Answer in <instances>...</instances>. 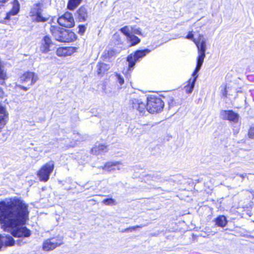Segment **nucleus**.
<instances>
[{
  "label": "nucleus",
  "instance_id": "nucleus-28",
  "mask_svg": "<svg viewBox=\"0 0 254 254\" xmlns=\"http://www.w3.org/2000/svg\"><path fill=\"white\" fill-rule=\"evenodd\" d=\"M120 31L126 36L127 39L131 35L129 29L127 26L122 27L120 29Z\"/></svg>",
  "mask_w": 254,
  "mask_h": 254
},
{
  "label": "nucleus",
  "instance_id": "nucleus-17",
  "mask_svg": "<svg viewBox=\"0 0 254 254\" xmlns=\"http://www.w3.org/2000/svg\"><path fill=\"white\" fill-rule=\"evenodd\" d=\"M117 48H108L105 50L102 56V60L106 62H111L112 58L120 53V51Z\"/></svg>",
  "mask_w": 254,
  "mask_h": 254
},
{
  "label": "nucleus",
  "instance_id": "nucleus-12",
  "mask_svg": "<svg viewBox=\"0 0 254 254\" xmlns=\"http://www.w3.org/2000/svg\"><path fill=\"white\" fill-rule=\"evenodd\" d=\"M123 167V164L120 161H110L105 163L101 168L105 171L111 172L116 170H121Z\"/></svg>",
  "mask_w": 254,
  "mask_h": 254
},
{
  "label": "nucleus",
  "instance_id": "nucleus-24",
  "mask_svg": "<svg viewBox=\"0 0 254 254\" xmlns=\"http://www.w3.org/2000/svg\"><path fill=\"white\" fill-rule=\"evenodd\" d=\"M81 1L82 0H69L67 4L68 9L73 10L80 3Z\"/></svg>",
  "mask_w": 254,
  "mask_h": 254
},
{
  "label": "nucleus",
  "instance_id": "nucleus-5",
  "mask_svg": "<svg viewBox=\"0 0 254 254\" xmlns=\"http://www.w3.org/2000/svg\"><path fill=\"white\" fill-rule=\"evenodd\" d=\"M198 52L196 64H203L204 58L205 57L206 40L203 35H199L196 40H193Z\"/></svg>",
  "mask_w": 254,
  "mask_h": 254
},
{
  "label": "nucleus",
  "instance_id": "nucleus-35",
  "mask_svg": "<svg viewBox=\"0 0 254 254\" xmlns=\"http://www.w3.org/2000/svg\"><path fill=\"white\" fill-rule=\"evenodd\" d=\"M249 136L251 138H254V127L250 128L249 132Z\"/></svg>",
  "mask_w": 254,
  "mask_h": 254
},
{
  "label": "nucleus",
  "instance_id": "nucleus-7",
  "mask_svg": "<svg viewBox=\"0 0 254 254\" xmlns=\"http://www.w3.org/2000/svg\"><path fill=\"white\" fill-rule=\"evenodd\" d=\"M63 244V239L61 237H53L45 240L43 243V250L49 251L56 249Z\"/></svg>",
  "mask_w": 254,
  "mask_h": 254
},
{
  "label": "nucleus",
  "instance_id": "nucleus-34",
  "mask_svg": "<svg viewBox=\"0 0 254 254\" xmlns=\"http://www.w3.org/2000/svg\"><path fill=\"white\" fill-rule=\"evenodd\" d=\"M141 227H142L141 226L137 225V226H133V227H131L128 228L127 229H126L125 231H127V232H131L132 231L135 230L138 228H141Z\"/></svg>",
  "mask_w": 254,
  "mask_h": 254
},
{
  "label": "nucleus",
  "instance_id": "nucleus-30",
  "mask_svg": "<svg viewBox=\"0 0 254 254\" xmlns=\"http://www.w3.org/2000/svg\"><path fill=\"white\" fill-rule=\"evenodd\" d=\"M102 202L104 204H105L106 205H114L116 204L115 200L113 198L105 199L103 200Z\"/></svg>",
  "mask_w": 254,
  "mask_h": 254
},
{
  "label": "nucleus",
  "instance_id": "nucleus-29",
  "mask_svg": "<svg viewBox=\"0 0 254 254\" xmlns=\"http://www.w3.org/2000/svg\"><path fill=\"white\" fill-rule=\"evenodd\" d=\"M86 26L85 25H79L78 26V33L81 35H83L86 30Z\"/></svg>",
  "mask_w": 254,
  "mask_h": 254
},
{
  "label": "nucleus",
  "instance_id": "nucleus-23",
  "mask_svg": "<svg viewBox=\"0 0 254 254\" xmlns=\"http://www.w3.org/2000/svg\"><path fill=\"white\" fill-rule=\"evenodd\" d=\"M109 68V64H97L96 66L97 73L100 75L106 72Z\"/></svg>",
  "mask_w": 254,
  "mask_h": 254
},
{
  "label": "nucleus",
  "instance_id": "nucleus-1",
  "mask_svg": "<svg viewBox=\"0 0 254 254\" xmlns=\"http://www.w3.org/2000/svg\"><path fill=\"white\" fill-rule=\"evenodd\" d=\"M28 205L17 198L0 202V224L4 231L15 237H28L30 231L22 226L28 219Z\"/></svg>",
  "mask_w": 254,
  "mask_h": 254
},
{
  "label": "nucleus",
  "instance_id": "nucleus-20",
  "mask_svg": "<svg viewBox=\"0 0 254 254\" xmlns=\"http://www.w3.org/2000/svg\"><path fill=\"white\" fill-rule=\"evenodd\" d=\"M73 48L70 47H61L57 50V55L60 57L70 55L72 52Z\"/></svg>",
  "mask_w": 254,
  "mask_h": 254
},
{
  "label": "nucleus",
  "instance_id": "nucleus-22",
  "mask_svg": "<svg viewBox=\"0 0 254 254\" xmlns=\"http://www.w3.org/2000/svg\"><path fill=\"white\" fill-rule=\"evenodd\" d=\"M1 240L6 246H12L15 244L13 238L10 236H1Z\"/></svg>",
  "mask_w": 254,
  "mask_h": 254
},
{
  "label": "nucleus",
  "instance_id": "nucleus-13",
  "mask_svg": "<svg viewBox=\"0 0 254 254\" xmlns=\"http://www.w3.org/2000/svg\"><path fill=\"white\" fill-rule=\"evenodd\" d=\"M220 115L223 120H227L234 123H237L239 121V115L231 110H222Z\"/></svg>",
  "mask_w": 254,
  "mask_h": 254
},
{
  "label": "nucleus",
  "instance_id": "nucleus-41",
  "mask_svg": "<svg viewBox=\"0 0 254 254\" xmlns=\"http://www.w3.org/2000/svg\"><path fill=\"white\" fill-rule=\"evenodd\" d=\"M102 63H98V64H101Z\"/></svg>",
  "mask_w": 254,
  "mask_h": 254
},
{
  "label": "nucleus",
  "instance_id": "nucleus-21",
  "mask_svg": "<svg viewBox=\"0 0 254 254\" xmlns=\"http://www.w3.org/2000/svg\"><path fill=\"white\" fill-rule=\"evenodd\" d=\"M108 151L107 146L104 144L96 145L91 150L93 153L99 154L105 153Z\"/></svg>",
  "mask_w": 254,
  "mask_h": 254
},
{
  "label": "nucleus",
  "instance_id": "nucleus-4",
  "mask_svg": "<svg viewBox=\"0 0 254 254\" xmlns=\"http://www.w3.org/2000/svg\"><path fill=\"white\" fill-rule=\"evenodd\" d=\"M43 9L41 4L37 3L34 4L31 7L29 15L34 22H45L48 21L50 18L48 15L42 14Z\"/></svg>",
  "mask_w": 254,
  "mask_h": 254
},
{
  "label": "nucleus",
  "instance_id": "nucleus-15",
  "mask_svg": "<svg viewBox=\"0 0 254 254\" xmlns=\"http://www.w3.org/2000/svg\"><path fill=\"white\" fill-rule=\"evenodd\" d=\"M9 120V113L6 108L0 104V132Z\"/></svg>",
  "mask_w": 254,
  "mask_h": 254
},
{
  "label": "nucleus",
  "instance_id": "nucleus-2",
  "mask_svg": "<svg viewBox=\"0 0 254 254\" xmlns=\"http://www.w3.org/2000/svg\"><path fill=\"white\" fill-rule=\"evenodd\" d=\"M50 31L55 39L61 42H71L76 40V34L69 30L51 26Z\"/></svg>",
  "mask_w": 254,
  "mask_h": 254
},
{
  "label": "nucleus",
  "instance_id": "nucleus-10",
  "mask_svg": "<svg viewBox=\"0 0 254 254\" xmlns=\"http://www.w3.org/2000/svg\"><path fill=\"white\" fill-rule=\"evenodd\" d=\"M58 22L60 25L65 27L70 28L74 25V20L72 14L69 12H66L60 16L58 19Z\"/></svg>",
  "mask_w": 254,
  "mask_h": 254
},
{
  "label": "nucleus",
  "instance_id": "nucleus-11",
  "mask_svg": "<svg viewBox=\"0 0 254 254\" xmlns=\"http://www.w3.org/2000/svg\"><path fill=\"white\" fill-rule=\"evenodd\" d=\"M54 47V44L48 36H45L43 38L40 48V50L42 53H47L53 50Z\"/></svg>",
  "mask_w": 254,
  "mask_h": 254
},
{
  "label": "nucleus",
  "instance_id": "nucleus-16",
  "mask_svg": "<svg viewBox=\"0 0 254 254\" xmlns=\"http://www.w3.org/2000/svg\"><path fill=\"white\" fill-rule=\"evenodd\" d=\"M75 17L78 22H85L88 17L87 8L84 6H81L75 13Z\"/></svg>",
  "mask_w": 254,
  "mask_h": 254
},
{
  "label": "nucleus",
  "instance_id": "nucleus-33",
  "mask_svg": "<svg viewBox=\"0 0 254 254\" xmlns=\"http://www.w3.org/2000/svg\"><path fill=\"white\" fill-rule=\"evenodd\" d=\"M186 39L191 40L193 41V40H196L193 37V34L192 33V31H190L188 35L186 37Z\"/></svg>",
  "mask_w": 254,
  "mask_h": 254
},
{
  "label": "nucleus",
  "instance_id": "nucleus-32",
  "mask_svg": "<svg viewBox=\"0 0 254 254\" xmlns=\"http://www.w3.org/2000/svg\"><path fill=\"white\" fill-rule=\"evenodd\" d=\"M116 77L120 84L121 85H123L124 83V78L120 74L118 73L116 74Z\"/></svg>",
  "mask_w": 254,
  "mask_h": 254
},
{
  "label": "nucleus",
  "instance_id": "nucleus-19",
  "mask_svg": "<svg viewBox=\"0 0 254 254\" xmlns=\"http://www.w3.org/2000/svg\"><path fill=\"white\" fill-rule=\"evenodd\" d=\"M20 4L17 0H13L11 10L7 13L5 19L9 20L11 15H16L19 11Z\"/></svg>",
  "mask_w": 254,
  "mask_h": 254
},
{
  "label": "nucleus",
  "instance_id": "nucleus-31",
  "mask_svg": "<svg viewBox=\"0 0 254 254\" xmlns=\"http://www.w3.org/2000/svg\"><path fill=\"white\" fill-rule=\"evenodd\" d=\"M132 32L134 34H136V35H138L139 36H143V37H144L145 36L142 34V33L141 32V29L139 28H133L132 29Z\"/></svg>",
  "mask_w": 254,
  "mask_h": 254
},
{
  "label": "nucleus",
  "instance_id": "nucleus-26",
  "mask_svg": "<svg viewBox=\"0 0 254 254\" xmlns=\"http://www.w3.org/2000/svg\"><path fill=\"white\" fill-rule=\"evenodd\" d=\"M216 224L221 227H224L227 224L226 218L224 216H220L216 219Z\"/></svg>",
  "mask_w": 254,
  "mask_h": 254
},
{
  "label": "nucleus",
  "instance_id": "nucleus-9",
  "mask_svg": "<svg viewBox=\"0 0 254 254\" xmlns=\"http://www.w3.org/2000/svg\"><path fill=\"white\" fill-rule=\"evenodd\" d=\"M202 64H197V66L192 74V78H190L187 82L186 85L184 86V89L188 94H190L194 88L195 81L198 77L197 72L201 68Z\"/></svg>",
  "mask_w": 254,
  "mask_h": 254
},
{
  "label": "nucleus",
  "instance_id": "nucleus-37",
  "mask_svg": "<svg viewBox=\"0 0 254 254\" xmlns=\"http://www.w3.org/2000/svg\"><path fill=\"white\" fill-rule=\"evenodd\" d=\"M168 104L170 106H173L174 104V99L170 97L168 100Z\"/></svg>",
  "mask_w": 254,
  "mask_h": 254
},
{
  "label": "nucleus",
  "instance_id": "nucleus-42",
  "mask_svg": "<svg viewBox=\"0 0 254 254\" xmlns=\"http://www.w3.org/2000/svg\"><path fill=\"white\" fill-rule=\"evenodd\" d=\"M102 63H98V64H101Z\"/></svg>",
  "mask_w": 254,
  "mask_h": 254
},
{
  "label": "nucleus",
  "instance_id": "nucleus-36",
  "mask_svg": "<svg viewBox=\"0 0 254 254\" xmlns=\"http://www.w3.org/2000/svg\"><path fill=\"white\" fill-rule=\"evenodd\" d=\"M134 64H128V66L127 67V70H124L123 72L124 74H127L128 73V71L131 70L133 68Z\"/></svg>",
  "mask_w": 254,
  "mask_h": 254
},
{
  "label": "nucleus",
  "instance_id": "nucleus-40",
  "mask_svg": "<svg viewBox=\"0 0 254 254\" xmlns=\"http://www.w3.org/2000/svg\"><path fill=\"white\" fill-rule=\"evenodd\" d=\"M18 87H19L20 88H22V89L25 90V91H27L28 90V88H27V87H25L24 86H21V85H17Z\"/></svg>",
  "mask_w": 254,
  "mask_h": 254
},
{
  "label": "nucleus",
  "instance_id": "nucleus-14",
  "mask_svg": "<svg viewBox=\"0 0 254 254\" xmlns=\"http://www.w3.org/2000/svg\"><path fill=\"white\" fill-rule=\"evenodd\" d=\"M132 108L137 110L140 114H144L146 110V104L140 99H132L130 100Z\"/></svg>",
  "mask_w": 254,
  "mask_h": 254
},
{
  "label": "nucleus",
  "instance_id": "nucleus-25",
  "mask_svg": "<svg viewBox=\"0 0 254 254\" xmlns=\"http://www.w3.org/2000/svg\"><path fill=\"white\" fill-rule=\"evenodd\" d=\"M127 40L130 42L131 46L136 45L139 43L140 42V39L138 37L133 34H131L127 38Z\"/></svg>",
  "mask_w": 254,
  "mask_h": 254
},
{
  "label": "nucleus",
  "instance_id": "nucleus-6",
  "mask_svg": "<svg viewBox=\"0 0 254 254\" xmlns=\"http://www.w3.org/2000/svg\"><path fill=\"white\" fill-rule=\"evenodd\" d=\"M54 168V162L53 161H50L43 166L37 173L40 181L44 182L48 181Z\"/></svg>",
  "mask_w": 254,
  "mask_h": 254
},
{
  "label": "nucleus",
  "instance_id": "nucleus-27",
  "mask_svg": "<svg viewBox=\"0 0 254 254\" xmlns=\"http://www.w3.org/2000/svg\"><path fill=\"white\" fill-rule=\"evenodd\" d=\"M7 78L6 72L0 66V84H3L5 80Z\"/></svg>",
  "mask_w": 254,
  "mask_h": 254
},
{
  "label": "nucleus",
  "instance_id": "nucleus-3",
  "mask_svg": "<svg viewBox=\"0 0 254 254\" xmlns=\"http://www.w3.org/2000/svg\"><path fill=\"white\" fill-rule=\"evenodd\" d=\"M164 107V102L160 97L151 95L147 98L146 110L154 114L161 112Z\"/></svg>",
  "mask_w": 254,
  "mask_h": 254
},
{
  "label": "nucleus",
  "instance_id": "nucleus-39",
  "mask_svg": "<svg viewBox=\"0 0 254 254\" xmlns=\"http://www.w3.org/2000/svg\"><path fill=\"white\" fill-rule=\"evenodd\" d=\"M3 246V241L1 240V236L0 235V249Z\"/></svg>",
  "mask_w": 254,
  "mask_h": 254
},
{
  "label": "nucleus",
  "instance_id": "nucleus-38",
  "mask_svg": "<svg viewBox=\"0 0 254 254\" xmlns=\"http://www.w3.org/2000/svg\"><path fill=\"white\" fill-rule=\"evenodd\" d=\"M8 0H0V8L1 6L4 5V4Z\"/></svg>",
  "mask_w": 254,
  "mask_h": 254
},
{
  "label": "nucleus",
  "instance_id": "nucleus-18",
  "mask_svg": "<svg viewBox=\"0 0 254 254\" xmlns=\"http://www.w3.org/2000/svg\"><path fill=\"white\" fill-rule=\"evenodd\" d=\"M21 80L24 82H28L30 85H33L38 80V76L33 72H27L21 77Z\"/></svg>",
  "mask_w": 254,
  "mask_h": 254
},
{
  "label": "nucleus",
  "instance_id": "nucleus-8",
  "mask_svg": "<svg viewBox=\"0 0 254 254\" xmlns=\"http://www.w3.org/2000/svg\"><path fill=\"white\" fill-rule=\"evenodd\" d=\"M151 52L148 49H145L141 50H137L133 54H131L127 57V61L128 64H135L139 62L141 59Z\"/></svg>",
  "mask_w": 254,
  "mask_h": 254
}]
</instances>
